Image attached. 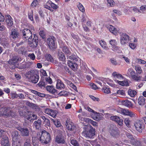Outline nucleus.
<instances>
[{
    "label": "nucleus",
    "mask_w": 146,
    "mask_h": 146,
    "mask_svg": "<svg viewBox=\"0 0 146 146\" xmlns=\"http://www.w3.org/2000/svg\"><path fill=\"white\" fill-rule=\"evenodd\" d=\"M16 128L21 132V135L23 136H27L29 135V131L27 128H22L20 126L16 127Z\"/></svg>",
    "instance_id": "ddd939ff"
},
{
    "label": "nucleus",
    "mask_w": 146,
    "mask_h": 146,
    "mask_svg": "<svg viewBox=\"0 0 146 146\" xmlns=\"http://www.w3.org/2000/svg\"><path fill=\"white\" fill-rule=\"evenodd\" d=\"M51 140V138L50 134L49 133L46 131V144L48 143Z\"/></svg>",
    "instance_id": "09e8293b"
},
{
    "label": "nucleus",
    "mask_w": 146,
    "mask_h": 146,
    "mask_svg": "<svg viewBox=\"0 0 146 146\" xmlns=\"http://www.w3.org/2000/svg\"><path fill=\"white\" fill-rule=\"evenodd\" d=\"M121 103L123 105L129 108L133 107V105L132 102L128 100L122 101Z\"/></svg>",
    "instance_id": "aec40b11"
},
{
    "label": "nucleus",
    "mask_w": 146,
    "mask_h": 146,
    "mask_svg": "<svg viewBox=\"0 0 146 146\" xmlns=\"http://www.w3.org/2000/svg\"><path fill=\"white\" fill-rule=\"evenodd\" d=\"M56 87L58 89L64 88L65 87L64 83L59 79H58L57 81Z\"/></svg>",
    "instance_id": "412c9836"
},
{
    "label": "nucleus",
    "mask_w": 146,
    "mask_h": 146,
    "mask_svg": "<svg viewBox=\"0 0 146 146\" xmlns=\"http://www.w3.org/2000/svg\"><path fill=\"white\" fill-rule=\"evenodd\" d=\"M107 27L109 29V31L115 35H117L119 31V29H117L113 26L111 25H108Z\"/></svg>",
    "instance_id": "4468645a"
},
{
    "label": "nucleus",
    "mask_w": 146,
    "mask_h": 146,
    "mask_svg": "<svg viewBox=\"0 0 146 146\" xmlns=\"http://www.w3.org/2000/svg\"><path fill=\"white\" fill-rule=\"evenodd\" d=\"M25 74L26 78L32 83L36 84L39 80V76L36 71L30 70L26 72Z\"/></svg>",
    "instance_id": "f257e3e1"
},
{
    "label": "nucleus",
    "mask_w": 146,
    "mask_h": 146,
    "mask_svg": "<svg viewBox=\"0 0 146 146\" xmlns=\"http://www.w3.org/2000/svg\"><path fill=\"white\" fill-rule=\"evenodd\" d=\"M77 7L78 9L82 12H84L85 11V9L84 7L79 2L78 3V4L77 5Z\"/></svg>",
    "instance_id": "c03bdc74"
},
{
    "label": "nucleus",
    "mask_w": 146,
    "mask_h": 146,
    "mask_svg": "<svg viewBox=\"0 0 146 146\" xmlns=\"http://www.w3.org/2000/svg\"><path fill=\"white\" fill-rule=\"evenodd\" d=\"M145 99L143 96H140L138 100V104L140 105H143L145 104Z\"/></svg>",
    "instance_id": "2f4dec72"
},
{
    "label": "nucleus",
    "mask_w": 146,
    "mask_h": 146,
    "mask_svg": "<svg viewBox=\"0 0 146 146\" xmlns=\"http://www.w3.org/2000/svg\"><path fill=\"white\" fill-rule=\"evenodd\" d=\"M138 74L135 72V74H134L130 78L135 82L140 81L141 79V77L139 76Z\"/></svg>",
    "instance_id": "4be33fe9"
},
{
    "label": "nucleus",
    "mask_w": 146,
    "mask_h": 146,
    "mask_svg": "<svg viewBox=\"0 0 146 146\" xmlns=\"http://www.w3.org/2000/svg\"><path fill=\"white\" fill-rule=\"evenodd\" d=\"M135 72L133 68H130L127 70L126 75L129 78H131L134 74H135Z\"/></svg>",
    "instance_id": "b1692460"
},
{
    "label": "nucleus",
    "mask_w": 146,
    "mask_h": 146,
    "mask_svg": "<svg viewBox=\"0 0 146 146\" xmlns=\"http://www.w3.org/2000/svg\"><path fill=\"white\" fill-rule=\"evenodd\" d=\"M47 4H46V9H48L50 10L51 11H53V10L52 8L53 9H56L58 7V6L52 3L50 1H48L47 3Z\"/></svg>",
    "instance_id": "9d476101"
},
{
    "label": "nucleus",
    "mask_w": 146,
    "mask_h": 146,
    "mask_svg": "<svg viewBox=\"0 0 146 146\" xmlns=\"http://www.w3.org/2000/svg\"><path fill=\"white\" fill-rule=\"evenodd\" d=\"M66 125L67 129L70 131H72L75 128L74 123L68 119L66 121Z\"/></svg>",
    "instance_id": "9b49d317"
},
{
    "label": "nucleus",
    "mask_w": 146,
    "mask_h": 146,
    "mask_svg": "<svg viewBox=\"0 0 146 146\" xmlns=\"http://www.w3.org/2000/svg\"><path fill=\"white\" fill-rule=\"evenodd\" d=\"M38 4V0H34L31 4V6L33 7H35Z\"/></svg>",
    "instance_id": "680f3d73"
},
{
    "label": "nucleus",
    "mask_w": 146,
    "mask_h": 146,
    "mask_svg": "<svg viewBox=\"0 0 146 146\" xmlns=\"http://www.w3.org/2000/svg\"><path fill=\"white\" fill-rule=\"evenodd\" d=\"M117 94L121 96H125V91L123 90H117L116 92L112 93L111 95L112 96H114Z\"/></svg>",
    "instance_id": "a878e982"
},
{
    "label": "nucleus",
    "mask_w": 146,
    "mask_h": 146,
    "mask_svg": "<svg viewBox=\"0 0 146 146\" xmlns=\"http://www.w3.org/2000/svg\"><path fill=\"white\" fill-rule=\"evenodd\" d=\"M40 76H46V71L45 70L41 69L40 71Z\"/></svg>",
    "instance_id": "69168bd1"
},
{
    "label": "nucleus",
    "mask_w": 146,
    "mask_h": 146,
    "mask_svg": "<svg viewBox=\"0 0 146 146\" xmlns=\"http://www.w3.org/2000/svg\"><path fill=\"white\" fill-rule=\"evenodd\" d=\"M107 5L109 7H113L115 5V3L113 0H107Z\"/></svg>",
    "instance_id": "79ce46f5"
},
{
    "label": "nucleus",
    "mask_w": 146,
    "mask_h": 146,
    "mask_svg": "<svg viewBox=\"0 0 146 146\" xmlns=\"http://www.w3.org/2000/svg\"><path fill=\"white\" fill-rule=\"evenodd\" d=\"M68 65L74 71L78 69V64L74 62H73L70 60H68Z\"/></svg>",
    "instance_id": "dca6fc26"
},
{
    "label": "nucleus",
    "mask_w": 146,
    "mask_h": 146,
    "mask_svg": "<svg viewBox=\"0 0 146 146\" xmlns=\"http://www.w3.org/2000/svg\"><path fill=\"white\" fill-rule=\"evenodd\" d=\"M124 123L128 127H130V121L128 118H125L124 120Z\"/></svg>",
    "instance_id": "de8ad7c7"
},
{
    "label": "nucleus",
    "mask_w": 146,
    "mask_h": 146,
    "mask_svg": "<svg viewBox=\"0 0 146 146\" xmlns=\"http://www.w3.org/2000/svg\"><path fill=\"white\" fill-rule=\"evenodd\" d=\"M117 111L122 115H127L131 117H135L136 116L137 114L131 111H129L128 110H126L120 108H119L117 109Z\"/></svg>",
    "instance_id": "20e7f679"
},
{
    "label": "nucleus",
    "mask_w": 146,
    "mask_h": 146,
    "mask_svg": "<svg viewBox=\"0 0 146 146\" xmlns=\"http://www.w3.org/2000/svg\"><path fill=\"white\" fill-rule=\"evenodd\" d=\"M12 136L13 141L15 142L17 141L19 137L18 132L15 131H13L12 133Z\"/></svg>",
    "instance_id": "5701e85b"
},
{
    "label": "nucleus",
    "mask_w": 146,
    "mask_h": 146,
    "mask_svg": "<svg viewBox=\"0 0 146 146\" xmlns=\"http://www.w3.org/2000/svg\"><path fill=\"white\" fill-rule=\"evenodd\" d=\"M112 76L115 78H116L119 79H121V78H123V76L120 74L116 72H114L112 74Z\"/></svg>",
    "instance_id": "ea45409f"
},
{
    "label": "nucleus",
    "mask_w": 146,
    "mask_h": 146,
    "mask_svg": "<svg viewBox=\"0 0 146 146\" xmlns=\"http://www.w3.org/2000/svg\"><path fill=\"white\" fill-rule=\"evenodd\" d=\"M58 57L60 61L65 62L66 61L65 56L64 54L60 50L58 51Z\"/></svg>",
    "instance_id": "f3484780"
},
{
    "label": "nucleus",
    "mask_w": 146,
    "mask_h": 146,
    "mask_svg": "<svg viewBox=\"0 0 146 146\" xmlns=\"http://www.w3.org/2000/svg\"><path fill=\"white\" fill-rule=\"evenodd\" d=\"M46 90L50 93L52 94L55 93L56 90L54 86L52 85L46 86Z\"/></svg>",
    "instance_id": "bb28decb"
},
{
    "label": "nucleus",
    "mask_w": 146,
    "mask_h": 146,
    "mask_svg": "<svg viewBox=\"0 0 146 146\" xmlns=\"http://www.w3.org/2000/svg\"><path fill=\"white\" fill-rule=\"evenodd\" d=\"M129 40V36L125 33L122 34L120 37V43L122 45H124L128 43Z\"/></svg>",
    "instance_id": "1a4fd4ad"
},
{
    "label": "nucleus",
    "mask_w": 146,
    "mask_h": 146,
    "mask_svg": "<svg viewBox=\"0 0 146 146\" xmlns=\"http://www.w3.org/2000/svg\"><path fill=\"white\" fill-rule=\"evenodd\" d=\"M131 143L133 146H142L141 142L135 139L132 141Z\"/></svg>",
    "instance_id": "7c9ffc66"
},
{
    "label": "nucleus",
    "mask_w": 146,
    "mask_h": 146,
    "mask_svg": "<svg viewBox=\"0 0 146 146\" xmlns=\"http://www.w3.org/2000/svg\"><path fill=\"white\" fill-rule=\"evenodd\" d=\"M55 38L53 36H50L47 39V43L48 47L52 50H54L56 47L55 45Z\"/></svg>",
    "instance_id": "423d86ee"
},
{
    "label": "nucleus",
    "mask_w": 146,
    "mask_h": 146,
    "mask_svg": "<svg viewBox=\"0 0 146 146\" xmlns=\"http://www.w3.org/2000/svg\"><path fill=\"white\" fill-rule=\"evenodd\" d=\"M46 60L49 62H53L54 60L53 57L50 54H46Z\"/></svg>",
    "instance_id": "58836bf2"
},
{
    "label": "nucleus",
    "mask_w": 146,
    "mask_h": 146,
    "mask_svg": "<svg viewBox=\"0 0 146 146\" xmlns=\"http://www.w3.org/2000/svg\"><path fill=\"white\" fill-rule=\"evenodd\" d=\"M6 22L7 24V27L9 29L11 28V27L13 24V19L9 15H8L6 17Z\"/></svg>",
    "instance_id": "2eb2a0df"
},
{
    "label": "nucleus",
    "mask_w": 146,
    "mask_h": 146,
    "mask_svg": "<svg viewBox=\"0 0 146 146\" xmlns=\"http://www.w3.org/2000/svg\"><path fill=\"white\" fill-rule=\"evenodd\" d=\"M128 94L131 97H134L137 94L136 92L134 90L129 89L128 91Z\"/></svg>",
    "instance_id": "473e14b6"
},
{
    "label": "nucleus",
    "mask_w": 146,
    "mask_h": 146,
    "mask_svg": "<svg viewBox=\"0 0 146 146\" xmlns=\"http://www.w3.org/2000/svg\"><path fill=\"white\" fill-rule=\"evenodd\" d=\"M58 133L55 137V142L58 144H65L66 138L63 135L62 131H59Z\"/></svg>",
    "instance_id": "39448f33"
},
{
    "label": "nucleus",
    "mask_w": 146,
    "mask_h": 146,
    "mask_svg": "<svg viewBox=\"0 0 146 146\" xmlns=\"http://www.w3.org/2000/svg\"><path fill=\"white\" fill-rule=\"evenodd\" d=\"M115 82L118 84L122 86H128L129 85V83L127 81H120L116 80Z\"/></svg>",
    "instance_id": "72a5a7b5"
},
{
    "label": "nucleus",
    "mask_w": 146,
    "mask_h": 146,
    "mask_svg": "<svg viewBox=\"0 0 146 146\" xmlns=\"http://www.w3.org/2000/svg\"><path fill=\"white\" fill-rule=\"evenodd\" d=\"M85 119L86 122L91 124L94 127H96L98 126V123L96 122L93 121L90 119L86 118Z\"/></svg>",
    "instance_id": "cd10ccee"
},
{
    "label": "nucleus",
    "mask_w": 146,
    "mask_h": 146,
    "mask_svg": "<svg viewBox=\"0 0 146 146\" xmlns=\"http://www.w3.org/2000/svg\"><path fill=\"white\" fill-rule=\"evenodd\" d=\"M18 61V59L17 58L14 57L9 61V64H10L11 65L13 66L12 69H14L15 68L17 67L16 65V64H17V62Z\"/></svg>",
    "instance_id": "6ab92c4d"
},
{
    "label": "nucleus",
    "mask_w": 146,
    "mask_h": 146,
    "mask_svg": "<svg viewBox=\"0 0 146 146\" xmlns=\"http://www.w3.org/2000/svg\"><path fill=\"white\" fill-rule=\"evenodd\" d=\"M9 95L13 99L17 98V94L14 92H11L10 94H9Z\"/></svg>",
    "instance_id": "603ef678"
},
{
    "label": "nucleus",
    "mask_w": 146,
    "mask_h": 146,
    "mask_svg": "<svg viewBox=\"0 0 146 146\" xmlns=\"http://www.w3.org/2000/svg\"><path fill=\"white\" fill-rule=\"evenodd\" d=\"M48 108H46V113L48 114L53 117H55L56 116V113L55 111L50 110Z\"/></svg>",
    "instance_id": "393cba45"
},
{
    "label": "nucleus",
    "mask_w": 146,
    "mask_h": 146,
    "mask_svg": "<svg viewBox=\"0 0 146 146\" xmlns=\"http://www.w3.org/2000/svg\"><path fill=\"white\" fill-rule=\"evenodd\" d=\"M65 80L70 87L72 88L75 90H77L76 87L71 82L66 79Z\"/></svg>",
    "instance_id": "4c0bfd02"
},
{
    "label": "nucleus",
    "mask_w": 146,
    "mask_h": 146,
    "mask_svg": "<svg viewBox=\"0 0 146 146\" xmlns=\"http://www.w3.org/2000/svg\"><path fill=\"white\" fill-rule=\"evenodd\" d=\"M18 34L17 32V30L15 29H12L11 30V36L13 38L17 37Z\"/></svg>",
    "instance_id": "c756f323"
},
{
    "label": "nucleus",
    "mask_w": 146,
    "mask_h": 146,
    "mask_svg": "<svg viewBox=\"0 0 146 146\" xmlns=\"http://www.w3.org/2000/svg\"><path fill=\"white\" fill-rule=\"evenodd\" d=\"M100 44L101 47L105 49L106 50L108 49V48L107 46V44L103 40H101L100 41Z\"/></svg>",
    "instance_id": "e433bc0d"
},
{
    "label": "nucleus",
    "mask_w": 146,
    "mask_h": 146,
    "mask_svg": "<svg viewBox=\"0 0 146 146\" xmlns=\"http://www.w3.org/2000/svg\"><path fill=\"white\" fill-rule=\"evenodd\" d=\"M1 143L2 146H9V144L8 137L6 136L3 137L1 140Z\"/></svg>",
    "instance_id": "a211bd4d"
},
{
    "label": "nucleus",
    "mask_w": 146,
    "mask_h": 146,
    "mask_svg": "<svg viewBox=\"0 0 146 146\" xmlns=\"http://www.w3.org/2000/svg\"><path fill=\"white\" fill-rule=\"evenodd\" d=\"M47 74L46 73V85L47 84L46 83L49 84H52V83L51 78L50 77V76L47 77Z\"/></svg>",
    "instance_id": "3c124183"
},
{
    "label": "nucleus",
    "mask_w": 146,
    "mask_h": 146,
    "mask_svg": "<svg viewBox=\"0 0 146 146\" xmlns=\"http://www.w3.org/2000/svg\"><path fill=\"white\" fill-rule=\"evenodd\" d=\"M110 119L117 122L120 125H122L123 124V121L119 117L116 115L111 116Z\"/></svg>",
    "instance_id": "f8f14e48"
},
{
    "label": "nucleus",
    "mask_w": 146,
    "mask_h": 146,
    "mask_svg": "<svg viewBox=\"0 0 146 146\" xmlns=\"http://www.w3.org/2000/svg\"><path fill=\"white\" fill-rule=\"evenodd\" d=\"M125 134L127 138L130 139V143H131L132 141L134 140L135 138L133 137V135L130 133L126 132Z\"/></svg>",
    "instance_id": "37998d69"
},
{
    "label": "nucleus",
    "mask_w": 146,
    "mask_h": 146,
    "mask_svg": "<svg viewBox=\"0 0 146 146\" xmlns=\"http://www.w3.org/2000/svg\"><path fill=\"white\" fill-rule=\"evenodd\" d=\"M102 91L106 94H109L110 93V88L108 86H103L102 89Z\"/></svg>",
    "instance_id": "f704fd0d"
},
{
    "label": "nucleus",
    "mask_w": 146,
    "mask_h": 146,
    "mask_svg": "<svg viewBox=\"0 0 146 146\" xmlns=\"http://www.w3.org/2000/svg\"><path fill=\"white\" fill-rule=\"evenodd\" d=\"M24 146H31V144L30 140L29 139H27L24 143Z\"/></svg>",
    "instance_id": "5fc2aeb1"
},
{
    "label": "nucleus",
    "mask_w": 146,
    "mask_h": 146,
    "mask_svg": "<svg viewBox=\"0 0 146 146\" xmlns=\"http://www.w3.org/2000/svg\"><path fill=\"white\" fill-rule=\"evenodd\" d=\"M129 46L132 49H134L136 46V44L131 43H130L129 44Z\"/></svg>",
    "instance_id": "338daca9"
},
{
    "label": "nucleus",
    "mask_w": 146,
    "mask_h": 146,
    "mask_svg": "<svg viewBox=\"0 0 146 146\" xmlns=\"http://www.w3.org/2000/svg\"><path fill=\"white\" fill-rule=\"evenodd\" d=\"M144 125L143 121L140 120H136L134 123V125L136 129L139 132H142Z\"/></svg>",
    "instance_id": "6e6552de"
},
{
    "label": "nucleus",
    "mask_w": 146,
    "mask_h": 146,
    "mask_svg": "<svg viewBox=\"0 0 146 146\" xmlns=\"http://www.w3.org/2000/svg\"><path fill=\"white\" fill-rule=\"evenodd\" d=\"M95 129L91 125L89 127L87 128L85 130L83 131L82 133V135L90 139L93 138V137L95 135Z\"/></svg>",
    "instance_id": "f03ea898"
},
{
    "label": "nucleus",
    "mask_w": 146,
    "mask_h": 146,
    "mask_svg": "<svg viewBox=\"0 0 146 146\" xmlns=\"http://www.w3.org/2000/svg\"><path fill=\"white\" fill-rule=\"evenodd\" d=\"M110 61L113 65H118V63H117L116 60H114L113 58H111L110 59Z\"/></svg>",
    "instance_id": "774afa93"
},
{
    "label": "nucleus",
    "mask_w": 146,
    "mask_h": 146,
    "mask_svg": "<svg viewBox=\"0 0 146 146\" xmlns=\"http://www.w3.org/2000/svg\"><path fill=\"white\" fill-rule=\"evenodd\" d=\"M39 35L43 39H44V40L45 39V33L43 32V31H40L39 32Z\"/></svg>",
    "instance_id": "bf43d9fd"
},
{
    "label": "nucleus",
    "mask_w": 146,
    "mask_h": 146,
    "mask_svg": "<svg viewBox=\"0 0 146 146\" xmlns=\"http://www.w3.org/2000/svg\"><path fill=\"white\" fill-rule=\"evenodd\" d=\"M93 119L95 120L99 121L101 119V117L100 113H96L92 115Z\"/></svg>",
    "instance_id": "c9c22d12"
},
{
    "label": "nucleus",
    "mask_w": 146,
    "mask_h": 146,
    "mask_svg": "<svg viewBox=\"0 0 146 146\" xmlns=\"http://www.w3.org/2000/svg\"><path fill=\"white\" fill-rule=\"evenodd\" d=\"M41 121L40 120L38 119L37 121H34L33 125L34 126L36 129H39L40 128L41 125Z\"/></svg>",
    "instance_id": "c85d7f7f"
},
{
    "label": "nucleus",
    "mask_w": 146,
    "mask_h": 146,
    "mask_svg": "<svg viewBox=\"0 0 146 146\" xmlns=\"http://www.w3.org/2000/svg\"><path fill=\"white\" fill-rule=\"evenodd\" d=\"M62 50L66 54L70 55L71 54L69 48L67 46H64L62 47Z\"/></svg>",
    "instance_id": "a19ab883"
},
{
    "label": "nucleus",
    "mask_w": 146,
    "mask_h": 146,
    "mask_svg": "<svg viewBox=\"0 0 146 146\" xmlns=\"http://www.w3.org/2000/svg\"><path fill=\"white\" fill-rule=\"evenodd\" d=\"M135 69L136 71L137 74H141L142 72V70L140 66L137 65L135 66Z\"/></svg>",
    "instance_id": "a18cd8bd"
},
{
    "label": "nucleus",
    "mask_w": 146,
    "mask_h": 146,
    "mask_svg": "<svg viewBox=\"0 0 146 146\" xmlns=\"http://www.w3.org/2000/svg\"><path fill=\"white\" fill-rule=\"evenodd\" d=\"M43 134V132L42 133V134L41 135V137L40 138V141H41L42 142L44 143H46V139L44 137L42 134Z\"/></svg>",
    "instance_id": "13d9d810"
},
{
    "label": "nucleus",
    "mask_w": 146,
    "mask_h": 146,
    "mask_svg": "<svg viewBox=\"0 0 146 146\" xmlns=\"http://www.w3.org/2000/svg\"><path fill=\"white\" fill-rule=\"evenodd\" d=\"M33 14L32 12H29L28 14V17L29 19L33 21Z\"/></svg>",
    "instance_id": "0e129e2a"
},
{
    "label": "nucleus",
    "mask_w": 146,
    "mask_h": 146,
    "mask_svg": "<svg viewBox=\"0 0 146 146\" xmlns=\"http://www.w3.org/2000/svg\"><path fill=\"white\" fill-rule=\"evenodd\" d=\"M71 143L74 146H79L76 140H72L70 141Z\"/></svg>",
    "instance_id": "4d7b16f0"
},
{
    "label": "nucleus",
    "mask_w": 146,
    "mask_h": 146,
    "mask_svg": "<svg viewBox=\"0 0 146 146\" xmlns=\"http://www.w3.org/2000/svg\"><path fill=\"white\" fill-rule=\"evenodd\" d=\"M54 123L56 127H59L61 126L60 122L57 120L54 121Z\"/></svg>",
    "instance_id": "6e6d98bb"
},
{
    "label": "nucleus",
    "mask_w": 146,
    "mask_h": 146,
    "mask_svg": "<svg viewBox=\"0 0 146 146\" xmlns=\"http://www.w3.org/2000/svg\"><path fill=\"white\" fill-rule=\"evenodd\" d=\"M110 44L112 46H115L117 44V42L115 40H111L110 41Z\"/></svg>",
    "instance_id": "864d4df0"
},
{
    "label": "nucleus",
    "mask_w": 146,
    "mask_h": 146,
    "mask_svg": "<svg viewBox=\"0 0 146 146\" xmlns=\"http://www.w3.org/2000/svg\"><path fill=\"white\" fill-rule=\"evenodd\" d=\"M12 116L11 111L10 110L7 108L0 107V116Z\"/></svg>",
    "instance_id": "0eeeda50"
},
{
    "label": "nucleus",
    "mask_w": 146,
    "mask_h": 146,
    "mask_svg": "<svg viewBox=\"0 0 146 146\" xmlns=\"http://www.w3.org/2000/svg\"><path fill=\"white\" fill-rule=\"evenodd\" d=\"M71 35L72 38L74 39L76 41H78V39L77 38L78 36L76 35H75L73 33H71Z\"/></svg>",
    "instance_id": "e2e57ef3"
},
{
    "label": "nucleus",
    "mask_w": 146,
    "mask_h": 146,
    "mask_svg": "<svg viewBox=\"0 0 146 146\" xmlns=\"http://www.w3.org/2000/svg\"><path fill=\"white\" fill-rule=\"evenodd\" d=\"M28 56L33 60H34L35 58V56L33 53L29 54L28 55Z\"/></svg>",
    "instance_id": "052dcab7"
},
{
    "label": "nucleus",
    "mask_w": 146,
    "mask_h": 146,
    "mask_svg": "<svg viewBox=\"0 0 146 146\" xmlns=\"http://www.w3.org/2000/svg\"><path fill=\"white\" fill-rule=\"evenodd\" d=\"M38 40L37 39H35L33 40V42L31 43V46L33 48L36 47L37 45Z\"/></svg>",
    "instance_id": "49530a36"
},
{
    "label": "nucleus",
    "mask_w": 146,
    "mask_h": 146,
    "mask_svg": "<svg viewBox=\"0 0 146 146\" xmlns=\"http://www.w3.org/2000/svg\"><path fill=\"white\" fill-rule=\"evenodd\" d=\"M33 28L34 30V27H32L31 30L27 29H25L22 31L23 38L26 40H28L29 42L31 41L32 39V28Z\"/></svg>",
    "instance_id": "7ed1b4c3"
},
{
    "label": "nucleus",
    "mask_w": 146,
    "mask_h": 146,
    "mask_svg": "<svg viewBox=\"0 0 146 146\" xmlns=\"http://www.w3.org/2000/svg\"><path fill=\"white\" fill-rule=\"evenodd\" d=\"M42 78L41 79L38 84L40 87H42V86L45 87V84L44 81V79H42Z\"/></svg>",
    "instance_id": "8fccbe9b"
}]
</instances>
